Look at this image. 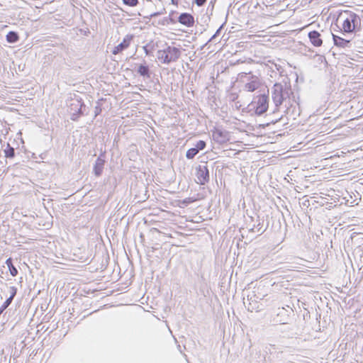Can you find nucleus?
Listing matches in <instances>:
<instances>
[{
	"label": "nucleus",
	"mask_w": 363,
	"mask_h": 363,
	"mask_svg": "<svg viewBox=\"0 0 363 363\" xmlns=\"http://www.w3.org/2000/svg\"><path fill=\"white\" fill-rule=\"evenodd\" d=\"M292 96L293 101H295V96L291 91V86L289 79H284L281 82H276L272 87V99L274 104L275 108L273 112L267 115L270 116L275 114L279 109L280 106L286 99H291Z\"/></svg>",
	"instance_id": "nucleus-1"
},
{
	"label": "nucleus",
	"mask_w": 363,
	"mask_h": 363,
	"mask_svg": "<svg viewBox=\"0 0 363 363\" xmlns=\"http://www.w3.org/2000/svg\"><path fill=\"white\" fill-rule=\"evenodd\" d=\"M166 48L157 51V58L162 64L169 65L177 62L181 57L182 51L179 48L165 43Z\"/></svg>",
	"instance_id": "nucleus-2"
},
{
	"label": "nucleus",
	"mask_w": 363,
	"mask_h": 363,
	"mask_svg": "<svg viewBox=\"0 0 363 363\" xmlns=\"http://www.w3.org/2000/svg\"><path fill=\"white\" fill-rule=\"evenodd\" d=\"M269 102V94H261L254 98L248 108L250 111H254L255 115L262 116L268 110Z\"/></svg>",
	"instance_id": "nucleus-3"
},
{
	"label": "nucleus",
	"mask_w": 363,
	"mask_h": 363,
	"mask_svg": "<svg viewBox=\"0 0 363 363\" xmlns=\"http://www.w3.org/2000/svg\"><path fill=\"white\" fill-rule=\"evenodd\" d=\"M69 108L71 114L70 119L73 121H78L79 118L89 113V108L81 98L72 99Z\"/></svg>",
	"instance_id": "nucleus-4"
},
{
	"label": "nucleus",
	"mask_w": 363,
	"mask_h": 363,
	"mask_svg": "<svg viewBox=\"0 0 363 363\" xmlns=\"http://www.w3.org/2000/svg\"><path fill=\"white\" fill-rule=\"evenodd\" d=\"M264 218H261L259 215L255 213V216H249L245 219V228L250 233H257L262 235L268 228L269 223L264 225Z\"/></svg>",
	"instance_id": "nucleus-5"
},
{
	"label": "nucleus",
	"mask_w": 363,
	"mask_h": 363,
	"mask_svg": "<svg viewBox=\"0 0 363 363\" xmlns=\"http://www.w3.org/2000/svg\"><path fill=\"white\" fill-rule=\"evenodd\" d=\"M344 153L345 152L342 151V182L352 180L358 177V174L361 171L360 169L352 170V172L349 171V167H357V163H359V160H353L352 162V164L349 166L350 162H346L345 157L342 155V154Z\"/></svg>",
	"instance_id": "nucleus-6"
},
{
	"label": "nucleus",
	"mask_w": 363,
	"mask_h": 363,
	"mask_svg": "<svg viewBox=\"0 0 363 363\" xmlns=\"http://www.w3.org/2000/svg\"><path fill=\"white\" fill-rule=\"evenodd\" d=\"M304 330V325L301 321H296L294 324L282 325L280 328V332L284 334V337L288 338H293L296 336L301 335Z\"/></svg>",
	"instance_id": "nucleus-7"
},
{
	"label": "nucleus",
	"mask_w": 363,
	"mask_h": 363,
	"mask_svg": "<svg viewBox=\"0 0 363 363\" xmlns=\"http://www.w3.org/2000/svg\"><path fill=\"white\" fill-rule=\"evenodd\" d=\"M294 311L291 307L286 306V307L278 308L277 313L274 317V322L281 325L288 324L291 318L294 316Z\"/></svg>",
	"instance_id": "nucleus-8"
},
{
	"label": "nucleus",
	"mask_w": 363,
	"mask_h": 363,
	"mask_svg": "<svg viewBox=\"0 0 363 363\" xmlns=\"http://www.w3.org/2000/svg\"><path fill=\"white\" fill-rule=\"evenodd\" d=\"M130 192L134 194L138 202L145 201L149 197L147 186L145 183H131Z\"/></svg>",
	"instance_id": "nucleus-9"
},
{
	"label": "nucleus",
	"mask_w": 363,
	"mask_h": 363,
	"mask_svg": "<svg viewBox=\"0 0 363 363\" xmlns=\"http://www.w3.org/2000/svg\"><path fill=\"white\" fill-rule=\"evenodd\" d=\"M350 18H345L342 24V34L353 33L360 26L361 20L358 15H352Z\"/></svg>",
	"instance_id": "nucleus-10"
},
{
	"label": "nucleus",
	"mask_w": 363,
	"mask_h": 363,
	"mask_svg": "<svg viewBox=\"0 0 363 363\" xmlns=\"http://www.w3.org/2000/svg\"><path fill=\"white\" fill-rule=\"evenodd\" d=\"M264 352L266 353L267 357L266 361L270 363H276L279 360H281L283 351L276 346L275 345L268 344L264 347Z\"/></svg>",
	"instance_id": "nucleus-11"
},
{
	"label": "nucleus",
	"mask_w": 363,
	"mask_h": 363,
	"mask_svg": "<svg viewBox=\"0 0 363 363\" xmlns=\"http://www.w3.org/2000/svg\"><path fill=\"white\" fill-rule=\"evenodd\" d=\"M106 162V150L100 149V154L96 158L94 165H93V174L99 177L101 176L104 165Z\"/></svg>",
	"instance_id": "nucleus-12"
},
{
	"label": "nucleus",
	"mask_w": 363,
	"mask_h": 363,
	"mask_svg": "<svg viewBox=\"0 0 363 363\" xmlns=\"http://www.w3.org/2000/svg\"><path fill=\"white\" fill-rule=\"evenodd\" d=\"M163 186L167 187V191L172 194H179L184 191L185 189L188 190L190 187L189 183H162Z\"/></svg>",
	"instance_id": "nucleus-13"
},
{
	"label": "nucleus",
	"mask_w": 363,
	"mask_h": 363,
	"mask_svg": "<svg viewBox=\"0 0 363 363\" xmlns=\"http://www.w3.org/2000/svg\"><path fill=\"white\" fill-rule=\"evenodd\" d=\"M196 176L199 182L209 181V170L207 164H199L196 169Z\"/></svg>",
	"instance_id": "nucleus-14"
},
{
	"label": "nucleus",
	"mask_w": 363,
	"mask_h": 363,
	"mask_svg": "<svg viewBox=\"0 0 363 363\" xmlns=\"http://www.w3.org/2000/svg\"><path fill=\"white\" fill-rule=\"evenodd\" d=\"M133 39V35H127L123 40L121 43H120L117 46H116L112 51L113 55H117L122 52L123 50L127 49L130 43V41Z\"/></svg>",
	"instance_id": "nucleus-15"
},
{
	"label": "nucleus",
	"mask_w": 363,
	"mask_h": 363,
	"mask_svg": "<svg viewBox=\"0 0 363 363\" xmlns=\"http://www.w3.org/2000/svg\"><path fill=\"white\" fill-rule=\"evenodd\" d=\"M249 80L250 82L245 84L244 89L245 91L252 92L257 89L261 85L259 79L257 76L251 75L249 77Z\"/></svg>",
	"instance_id": "nucleus-16"
},
{
	"label": "nucleus",
	"mask_w": 363,
	"mask_h": 363,
	"mask_svg": "<svg viewBox=\"0 0 363 363\" xmlns=\"http://www.w3.org/2000/svg\"><path fill=\"white\" fill-rule=\"evenodd\" d=\"M177 21L186 27H191L194 24V18L191 13L184 12L179 16Z\"/></svg>",
	"instance_id": "nucleus-17"
},
{
	"label": "nucleus",
	"mask_w": 363,
	"mask_h": 363,
	"mask_svg": "<svg viewBox=\"0 0 363 363\" xmlns=\"http://www.w3.org/2000/svg\"><path fill=\"white\" fill-rule=\"evenodd\" d=\"M213 137L214 140L220 144H223L229 140L228 132L220 129H216L213 133Z\"/></svg>",
	"instance_id": "nucleus-18"
},
{
	"label": "nucleus",
	"mask_w": 363,
	"mask_h": 363,
	"mask_svg": "<svg viewBox=\"0 0 363 363\" xmlns=\"http://www.w3.org/2000/svg\"><path fill=\"white\" fill-rule=\"evenodd\" d=\"M308 38L311 44L315 47H319L323 44L320 33L317 30H312L308 33Z\"/></svg>",
	"instance_id": "nucleus-19"
},
{
	"label": "nucleus",
	"mask_w": 363,
	"mask_h": 363,
	"mask_svg": "<svg viewBox=\"0 0 363 363\" xmlns=\"http://www.w3.org/2000/svg\"><path fill=\"white\" fill-rule=\"evenodd\" d=\"M137 73L143 78L150 79L151 77V70L149 66L144 62L138 65Z\"/></svg>",
	"instance_id": "nucleus-20"
},
{
	"label": "nucleus",
	"mask_w": 363,
	"mask_h": 363,
	"mask_svg": "<svg viewBox=\"0 0 363 363\" xmlns=\"http://www.w3.org/2000/svg\"><path fill=\"white\" fill-rule=\"evenodd\" d=\"M354 199L352 198L351 195L349 194V193L346 192V196L342 197V205L345 204L347 206H354L355 205H358L359 200H360L359 198H357V196L354 195Z\"/></svg>",
	"instance_id": "nucleus-21"
},
{
	"label": "nucleus",
	"mask_w": 363,
	"mask_h": 363,
	"mask_svg": "<svg viewBox=\"0 0 363 363\" xmlns=\"http://www.w3.org/2000/svg\"><path fill=\"white\" fill-rule=\"evenodd\" d=\"M333 15V21L331 24V30L333 31H337V29H340V26L338 25V20L340 17V10L333 11L330 13V15Z\"/></svg>",
	"instance_id": "nucleus-22"
},
{
	"label": "nucleus",
	"mask_w": 363,
	"mask_h": 363,
	"mask_svg": "<svg viewBox=\"0 0 363 363\" xmlns=\"http://www.w3.org/2000/svg\"><path fill=\"white\" fill-rule=\"evenodd\" d=\"M272 218H274L277 221V223H275V220L273 221V223H272V228H274V229H277V230H280L281 228V219H282L283 222L286 224V220H285V218H284V216L283 215L282 213H278V214H276L274 217H272Z\"/></svg>",
	"instance_id": "nucleus-23"
},
{
	"label": "nucleus",
	"mask_w": 363,
	"mask_h": 363,
	"mask_svg": "<svg viewBox=\"0 0 363 363\" xmlns=\"http://www.w3.org/2000/svg\"><path fill=\"white\" fill-rule=\"evenodd\" d=\"M176 13L177 12L175 11H172L169 13V16L163 18L162 19L160 20L157 23L162 26H167L169 23H175L177 21L172 17V15Z\"/></svg>",
	"instance_id": "nucleus-24"
},
{
	"label": "nucleus",
	"mask_w": 363,
	"mask_h": 363,
	"mask_svg": "<svg viewBox=\"0 0 363 363\" xmlns=\"http://www.w3.org/2000/svg\"><path fill=\"white\" fill-rule=\"evenodd\" d=\"M6 41L9 43H16L19 40V35L16 31L11 30L6 36Z\"/></svg>",
	"instance_id": "nucleus-25"
},
{
	"label": "nucleus",
	"mask_w": 363,
	"mask_h": 363,
	"mask_svg": "<svg viewBox=\"0 0 363 363\" xmlns=\"http://www.w3.org/2000/svg\"><path fill=\"white\" fill-rule=\"evenodd\" d=\"M5 264L7 265L9 268V271L12 277H16L18 274V271L16 267L13 265V259L11 257H9Z\"/></svg>",
	"instance_id": "nucleus-26"
},
{
	"label": "nucleus",
	"mask_w": 363,
	"mask_h": 363,
	"mask_svg": "<svg viewBox=\"0 0 363 363\" xmlns=\"http://www.w3.org/2000/svg\"><path fill=\"white\" fill-rule=\"evenodd\" d=\"M335 72H336L335 70H334L333 69H331L330 74L332 76H331L330 81L332 82L334 90H335L336 89H339V88L340 87V82H339V77H337Z\"/></svg>",
	"instance_id": "nucleus-27"
},
{
	"label": "nucleus",
	"mask_w": 363,
	"mask_h": 363,
	"mask_svg": "<svg viewBox=\"0 0 363 363\" xmlns=\"http://www.w3.org/2000/svg\"><path fill=\"white\" fill-rule=\"evenodd\" d=\"M5 157L7 159H13L15 157L16 152L15 149L11 146V145L8 143L6 145V147L4 150Z\"/></svg>",
	"instance_id": "nucleus-28"
},
{
	"label": "nucleus",
	"mask_w": 363,
	"mask_h": 363,
	"mask_svg": "<svg viewBox=\"0 0 363 363\" xmlns=\"http://www.w3.org/2000/svg\"><path fill=\"white\" fill-rule=\"evenodd\" d=\"M195 184L199 186V189H202L203 191L201 192L198 193L196 197L194 196V199L199 200V199H201L206 197V191L205 190L204 186L206 185V183L201 182V183H195Z\"/></svg>",
	"instance_id": "nucleus-29"
},
{
	"label": "nucleus",
	"mask_w": 363,
	"mask_h": 363,
	"mask_svg": "<svg viewBox=\"0 0 363 363\" xmlns=\"http://www.w3.org/2000/svg\"><path fill=\"white\" fill-rule=\"evenodd\" d=\"M156 46H157V43L155 45L154 43H148V44L145 45V46H143V50H144L145 55L147 56L152 55Z\"/></svg>",
	"instance_id": "nucleus-30"
},
{
	"label": "nucleus",
	"mask_w": 363,
	"mask_h": 363,
	"mask_svg": "<svg viewBox=\"0 0 363 363\" xmlns=\"http://www.w3.org/2000/svg\"><path fill=\"white\" fill-rule=\"evenodd\" d=\"M199 152L196 150V148L191 147L189 148L186 152V157L188 160H192L195 157V156L199 153Z\"/></svg>",
	"instance_id": "nucleus-31"
},
{
	"label": "nucleus",
	"mask_w": 363,
	"mask_h": 363,
	"mask_svg": "<svg viewBox=\"0 0 363 363\" xmlns=\"http://www.w3.org/2000/svg\"><path fill=\"white\" fill-rule=\"evenodd\" d=\"M104 101V99L101 98L100 99H99L97 101H96V105L94 107V118L99 116V114H101V111H102V108H101V101Z\"/></svg>",
	"instance_id": "nucleus-32"
},
{
	"label": "nucleus",
	"mask_w": 363,
	"mask_h": 363,
	"mask_svg": "<svg viewBox=\"0 0 363 363\" xmlns=\"http://www.w3.org/2000/svg\"><path fill=\"white\" fill-rule=\"evenodd\" d=\"M281 117H278V118H274L269 119L268 121L266 123L259 124V127H260L262 128H266L267 126H268L270 124H274V123H277L278 121H279L281 120Z\"/></svg>",
	"instance_id": "nucleus-33"
},
{
	"label": "nucleus",
	"mask_w": 363,
	"mask_h": 363,
	"mask_svg": "<svg viewBox=\"0 0 363 363\" xmlns=\"http://www.w3.org/2000/svg\"><path fill=\"white\" fill-rule=\"evenodd\" d=\"M17 288L16 286H10L9 287V296L6 299H9L11 302L13 301L14 297L17 294Z\"/></svg>",
	"instance_id": "nucleus-34"
},
{
	"label": "nucleus",
	"mask_w": 363,
	"mask_h": 363,
	"mask_svg": "<svg viewBox=\"0 0 363 363\" xmlns=\"http://www.w3.org/2000/svg\"><path fill=\"white\" fill-rule=\"evenodd\" d=\"M123 4L130 7H135L139 4L138 0H122Z\"/></svg>",
	"instance_id": "nucleus-35"
},
{
	"label": "nucleus",
	"mask_w": 363,
	"mask_h": 363,
	"mask_svg": "<svg viewBox=\"0 0 363 363\" xmlns=\"http://www.w3.org/2000/svg\"><path fill=\"white\" fill-rule=\"evenodd\" d=\"M206 141L202 140H199L195 145V147L196 148V150L199 152L204 150L206 148Z\"/></svg>",
	"instance_id": "nucleus-36"
},
{
	"label": "nucleus",
	"mask_w": 363,
	"mask_h": 363,
	"mask_svg": "<svg viewBox=\"0 0 363 363\" xmlns=\"http://www.w3.org/2000/svg\"><path fill=\"white\" fill-rule=\"evenodd\" d=\"M11 301L9 299H6V301L3 303L1 306L0 307V315L3 314L6 308L11 304Z\"/></svg>",
	"instance_id": "nucleus-37"
},
{
	"label": "nucleus",
	"mask_w": 363,
	"mask_h": 363,
	"mask_svg": "<svg viewBox=\"0 0 363 363\" xmlns=\"http://www.w3.org/2000/svg\"><path fill=\"white\" fill-rule=\"evenodd\" d=\"M352 15H357V14L354 12L342 9V19H343V21L347 18H350V17L352 16Z\"/></svg>",
	"instance_id": "nucleus-38"
},
{
	"label": "nucleus",
	"mask_w": 363,
	"mask_h": 363,
	"mask_svg": "<svg viewBox=\"0 0 363 363\" xmlns=\"http://www.w3.org/2000/svg\"><path fill=\"white\" fill-rule=\"evenodd\" d=\"M224 26V23L222 24L216 31V33L211 36V38L208 40V42H213L215 39L220 34L221 30Z\"/></svg>",
	"instance_id": "nucleus-39"
},
{
	"label": "nucleus",
	"mask_w": 363,
	"mask_h": 363,
	"mask_svg": "<svg viewBox=\"0 0 363 363\" xmlns=\"http://www.w3.org/2000/svg\"><path fill=\"white\" fill-rule=\"evenodd\" d=\"M334 44L336 47L340 48V37L332 33Z\"/></svg>",
	"instance_id": "nucleus-40"
},
{
	"label": "nucleus",
	"mask_w": 363,
	"mask_h": 363,
	"mask_svg": "<svg viewBox=\"0 0 363 363\" xmlns=\"http://www.w3.org/2000/svg\"><path fill=\"white\" fill-rule=\"evenodd\" d=\"M207 0H193V4H196L198 6H203Z\"/></svg>",
	"instance_id": "nucleus-41"
},
{
	"label": "nucleus",
	"mask_w": 363,
	"mask_h": 363,
	"mask_svg": "<svg viewBox=\"0 0 363 363\" xmlns=\"http://www.w3.org/2000/svg\"><path fill=\"white\" fill-rule=\"evenodd\" d=\"M160 16V13L158 11H157V12H154V13H151L150 15H149L147 16H145L144 18H147L148 20H150L152 18L157 17V16Z\"/></svg>",
	"instance_id": "nucleus-42"
},
{
	"label": "nucleus",
	"mask_w": 363,
	"mask_h": 363,
	"mask_svg": "<svg viewBox=\"0 0 363 363\" xmlns=\"http://www.w3.org/2000/svg\"><path fill=\"white\" fill-rule=\"evenodd\" d=\"M300 184V186H295V189L297 191H299L298 189H301L302 190L303 188L304 189H308V186L305 185L304 183H299Z\"/></svg>",
	"instance_id": "nucleus-43"
},
{
	"label": "nucleus",
	"mask_w": 363,
	"mask_h": 363,
	"mask_svg": "<svg viewBox=\"0 0 363 363\" xmlns=\"http://www.w3.org/2000/svg\"><path fill=\"white\" fill-rule=\"evenodd\" d=\"M350 42V40H346V39L342 38V48L345 46Z\"/></svg>",
	"instance_id": "nucleus-44"
},
{
	"label": "nucleus",
	"mask_w": 363,
	"mask_h": 363,
	"mask_svg": "<svg viewBox=\"0 0 363 363\" xmlns=\"http://www.w3.org/2000/svg\"><path fill=\"white\" fill-rule=\"evenodd\" d=\"M334 230H335L334 235H335V238H336V235H337V234L339 235L340 229L337 230V227L335 226L334 228Z\"/></svg>",
	"instance_id": "nucleus-45"
},
{
	"label": "nucleus",
	"mask_w": 363,
	"mask_h": 363,
	"mask_svg": "<svg viewBox=\"0 0 363 363\" xmlns=\"http://www.w3.org/2000/svg\"><path fill=\"white\" fill-rule=\"evenodd\" d=\"M330 53L332 54V55L334 57L335 59H339L338 57H336V55H339L337 54L334 50H330Z\"/></svg>",
	"instance_id": "nucleus-46"
},
{
	"label": "nucleus",
	"mask_w": 363,
	"mask_h": 363,
	"mask_svg": "<svg viewBox=\"0 0 363 363\" xmlns=\"http://www.w3.org/2000/svg\"><path fill=\"white\" fill-rule=\"evenodd\" d=\"M303 205L305 206H308L310 205L309 200H306L303 202Z\"/></svg>",
	"instance_id": "nucleus-47"
},
{
	"label": "nucleus",
	"mask_w": 363,
	"mask_h": 363,
	"mask_svg": "<svg viewBox=\"0 0 363 363\" xmlns=\"http://www.w3.org/2000/svg\"><path fill=\"white\" fill-rule=\"evenodd\" d=\"M171 2L173 5H175V6H177L178 4H179V1L178 0H171Z\"/></svg>",
	"instance_id": "nucleus-48"
},
{
	"label": "nucleus",
	"mask_w": 363,
	"mask_h": 363,
	"mask_svg": "<svg viewBox=\"0 0 363 363\" xmlns=\"http://www.w3.org/2000/svg\"><path fill=\"white\" fill-rule=\"evenodd\" d=\"M160 13V15H162L166 12V10L164 8L162 9V10L158 11Z\"/></svg>",
	"instance_id": "nucleus-49"
},
{
	"label": "nucleus",
	"mask_w": 363,
	"mask_h": 363,
	"mask_svg": "<svg viewBox=\"0 0 363 363\" xmlns=\"http://www.w3.org/2000/svg\"><path fill=\"white\" fill-rule=\"evenodd\" d=\"M201 280L202 281L205 282L206 279H205V278H204L203 275H201Z\"/></svg>",
	"instance_id": "nucleus-50"
},
{
	"label": "nucleus",
	"mask_w": 363,
	"mask_h": 363,
	"mask_svg": "<svg viewBox=\"0 0 363 363\" xmlns=\"http://www.w3.org/2000/svg\"><path fill=\"white\" fill-rule=\"evenodd\" d=\"M308 313H309V312L308 311V312H306V315H305V314H303V319H305V318H306V315H308Z\"/></svg>",
	"instance_id": "nucleus-51"
},
{
	"label": "nucleus",
	"mask_w": 363,
	"mask_h": 363,
	"mask_svg": "<svg viewBox=\"0 0 363 363\" xmlns=\"http://www.w3.org/2000/svg\"><path fill=\"white\" fill-rule=\"evenodd\" d=\"M346 94V93H345V90L342 91V99L343 98L342 94Z\"/></svg>",
	"instance_id": "nucleus-52"
},
{
	"label": "nucleus",
	"mask_w": 363,
	"mask_h": 363,
	"mask_svg": "<svg viewBox=\"0 0 363 363\" xmlns=\"http://www.w3.org/2000/svg\"><path fill=\"white\" fill-rule=\"evenodd\" d=\"M220 186L223 184V186L225 187V183L220 182Z\"/></svg>",
	"instance_id": "nucleus-53"
},
{
	"label": "nucleus",
	"mask_w": 363,
	"mask_h": 363,
	"mask_svg": "<svg viewBox=\"0 0 363 363\" xmlns=\"http://www.w3.org/2000/svg\"><path fill=\"white\" fill-rule=\"evenodd\" d=\"M200 291H201V293H203V294L204 293V292H203V290L202 289V288H201V287L200 288Z\"/></svg>",
	"instance_id": "nucleus-54"
},
{
	"label": "nucleus",
	"mask_w": 363,
	"mask_h": 363,
	"mask_svg": "<svg viewBox=\"0 0 363 363\" xmlns=\"http://www.w3.org/2000/svg\"><path fill=\"white\" fill-rule=\"evenodd\" d=\"M87 33H89V30H87ZM85 35H86V31H84Z\"/></svg>",
	"instance_id": "nucleus-55"
}]
</instances>
